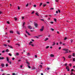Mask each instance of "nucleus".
Masks as SVG:
<instances>
[{
  "instance_id": "31",
  "label": "nucleus",
  "mask_w": 75,
  "mask_h": 75,
  "mask_svg": "<svg viewBox=\"0 0 75 75\" xmlns=\"http://www.w3.org/2000/svg\"><path fill=\"white\" fill-rule=\"evenodd\" d=\"M54 20L55 22H56V21H57V19H56V18H54Z\"/></svg>"
},
{
  "instance_id": "29",
  "label": "nucleus",
  "mask_w": 75,
  "mask_h": 75,
  "mask_svg": "<svg viewBox=\"0 0 75 75\" xmlns=\"http://www.w3.org/2000/svg\"><path fill=\"white\" fill-rule=\"evenodd\" d=\"M7 24H10L9 21H7Z\"/></svg>"
},
{
  "instance_id": "15",
  "label": "nucleus",
  "mask_w": 75,
  "mask_h": 75,
  "mask_svg": "<svg viewBox=\"0 0 75 75\" xmlns=\"http://www.w3.org/2000/svg\"><path fill=\"white\" fill-rule=\"evenodd\" d=\"M16 55L17 56H18L19 55V53H16Z\"/></svg>"
},
{
  "instance_id": "41",
  "label": "nucleus",
  "mask_w": 75,
  "mask_h": 75,
  "mask_svg": "<svg viewBox=\"0 0 75 75\" xmlns=\"http://www.w3.org/2000/svg\"><path fill=\"white\" fill-rule=\"evenodd\" d=\"M28 4L27 5H26V7H28Z\"/></svg>"
},
{
  "instance_id": "49",
  "label": "nucleus",
  "mask_w": 75,
  "mask_h": 75,
  "mask_svg": "<svg viewBox=\"0 0 75 75\" xmlns=\"http://www.w3.org/2000/svg\"><path fill=\"white\" fill-rule=\"evenodd\" d=\"M61 47H59V50H61Z\"/></svg>"
},
{
  "instance_id": "8",
  "label": "nucleus",
  "mask_w": 75,
  "mask_h": 75,
  "mask_svg": "<svg viewBox=\"0 0 75 75\" xmlns=\"http://www.w3.org/2000/svg\"><path fill=\"white\" fill-rule=\"evenodd\" d=\"M26 33H27V34L29 35H30V33H28V32H27V30H26Z\"/></svg>"
},
{
  "instance_id": "44",
  "label": "nucleus",
  "mask_w": 75,
  "mask_h": 75,
  "mask_svg": "<svg viewBox=\"0 0 75 75\" xmlns=\"http://www.w3.org/2000/svg\"><path fill=\"white\" fill-rule=\"evenodd\" d=\"M16 45H18V46H20V44H16Z\"/></svg>"
},
{
  "instance_id": "54",
  "label": "nucleus",
  "mask_w": 75,
  "mask_h": 75,
  "mask_svg": "<svg viewBox=\"0 0 75 75\" xmlns=\"http://www.w3.org/2000/svg\"><path fill=\"white\" fill-rule=\"evenodd\" d=\"M39 67H40V68H42V65H40Z\"/></svg>"
},
{
  "instance_id": "42",
  "label": "nucleus",
  "mask_w": 75,
  "mask_h": 75,
  "mask_svg": "<svg viewBox=\"0 0 75 75\" xmlns=\"http://www.w3.org/2000/svg\"><path fill=\"white\" fill-rule=\"evenodd\" d=\"M24 19V17L23 16L22 17V20H23V19Z\"/></svg>"
},
{
  "instance_id": "2",
  "label": "nucleus",
  "mask_w": 75,
  "mask_h": 75,
  "mask_svg": "<svg viewBox=\"0 0 75 75\" xmlns=\"http://www.w3.org/2000/svg\"><path fill=\"white\" fill-rule=\"evenodd\" d=\"M41 28V29H40V30L41 32H42V31H43L44 30V26L42 27Z\"/></svg>"
},
{
  "instance_id": "52",
  "label": "nucleus",
  "mask_w": 75,
  "mask_h": 75,
  "mask_svg": "<svg viewBox=\"0 0 75 75\" xmlns=\"http://www.w3.org/2000/svg\"><path fill=\"white\" fill-rule=\"evenodd\" d=\"M47 6V4H45L43 5V7H45V6Z\"/></svg>"
},
{
  "instance_id": "26",
  "label": "nucleus",
  "mask_w": 75,
  "mask_h": 75,
  "mask_svg": "<svg viewBox=\"0 0 75 75\" xmlns=\"http://www.w3.org/2000/svg\"><path fill=\"white\" fill-rule=\"evenodd\" d=\"M42 3H40V5L39 6H42Z\"/></svg>"
},
{
  "instance_id": "33",
  "label": "nucleus",
  "mask_w": 75,
  "mask_h": 75,
  "mask_svg": "<svg viewBox=\"0 0 75 75\" xmlns=\"http://www.w3.org/2000/svg\"><path fill=\"white\" fill-rule=\"evenodd\" d=\"M8 51H9V50H8V49L6 50V52H8Z\"/></svg>"
},
{
  "instance_id": "12",
  "label": "nucleus",
  "mask_w": 75,
  "mask_h": 75,
  "mask_svg": "<svg viewBox=\"0 0 75 75\" xmlns=\"http://www.w3.org/2000/svg\"><path fill=\"white\" fill-rule=\"evenodd\" d=\"M4 58L3 57H0V59L1 60V59H4Z\"/></svg>"
},
{
  "instance_id": "45",
  "label": "nucleus",
  "mask_w": 75,
  "mask_h": 75,
  "mask_svg": "<svg viewBox=\"0 0 75 75\" xmlns=\"http://www.w3.org/2000/svg\"><path fill=\"white\" fill-rule=\"evenodd\" d=\"M73 57H75V53H73Z\"/></svg>"
},
{
  "instance_id": "5",
  "label": "nucleus",
  "mask_w": 75,
  "mask_h": 75,
  "mask_svg": "<svg viewBox=\"0 0 75 75\" xmlns=\"http://www.w3.org/2000/svg\"><path fill=\"white\" fill-rule=\"evenodd\" d=\"M66 69H67V71H69V67H66Z\"/></svg>"
},
{
  "instance_id": "59",
  "label": "nucleus",
  "mask_w": 75,
  "mask_h": 75,
  "mask_svg": "<svg viewBox=\"0 0 75 75\" xmlns=\"http://www.w3.org/2000/svg\"><path fill=\"white\" fill-rule=\"evenodd\" d=\"M67 38H64V40H67Z\"/></svg>"
},
{
  "instance_id": "9",
  "label": "nucleus",
  "mask_w": 75,
  "mask_h": 75,
  "mask_svg": "<svg viewBox=\"0 0 75 75\" xmlns=\"http://www.w3.org/2000/svg\"><path fill=\"white\" fill-rule=\"evenodd\" d=\"M8 47L11 48H13V47L11 46H10L9 45H8Z\"/></svg>"
},
{
  "instance_id": "61",
  "label": "nucleus",
  "mask_w": 75,
  "mask_h": 75,
  "mask_svg": "<svg viewBox=\"0 0 75 75\" xmlns=\"http://www.w3.org/2000/svg\"><path fill=\"white\" fill-rule=\"evenodd\" d=\"M50 23L51 24H53V23H54V22H50Z\"/></svg>"
},
{
  "instance_id": "36",
  "label": "nucleus",
  "mask_w": 75,
  "mask_h": 75,
  "mask_svg": "<svg viewBox=\"0 0 75 75\" xmlns=\"http://www.w3.org/2000/svg\"><path fill=\"white\" fill-rule=\"evenodd\" d=\"M34 37H35L36 38H39V37H38V36Z\"/></svg>"
},
{
  "instance_id": "60",
  "label": "nucleus",
  "mask_w": 75,
  "mask_h": 75,
  "mask_svg": "<svg viewBox=\"0 0 75 75\" xmlns=\"http://www.w3.org/2000/svg\"><path fill=\"white\" fill-rule=\"evenodd\" d=\"M36 5H34V7H36Z\"/></svg>"
},
{
  "instance_id": "17",
  "label": "nucleus",
  "mask_w": 75,
  "mask_h": 75,
  "mask_svg": "<svg viewBox=\"0 0 75 75\" xmlns=\"http://www.w3.org/2000/svg\"><path fill=\"white\" fill-rule=\"evenodd\" d=\"M35 14L36 15V16H39V15H38V14L37 12Z\"/></svg>"
},
{
  "instance_id": "43",
  "label": "nucleus",
  "mask_w": 75,
  "mask_h": 75,
  "mask_svg": "<svg viewBox=\"0 0 75 75\" xmlns=\"http://www.w3.org/2000/svg\"><path fill=\"white\" fill-rule=\"evenodd\" d=\"M74 71V69H71V72H72V71Z\"/></svg>"
},
{
  "instance_id": "48",
  "label": "nucleus",
  "mask_w": 75,
  "mask_h": 75,
  "mask_svg": "<svg viewBox=\"0 0 75 75\" xmlns=\"http://www.w3.org/2000/svg\"><path fill=\"white\" fill-rule=\"evenodd\" d=\"M47 70H49V69H50V68L49 67L47 68Z\"/></svg>"
},
{
  "instance_id": "28",
  "label": "nucleus",
  "mask_w": 75,
  "mask_h": 75,
  "mask_svg": "<svg viewBox=\"0 0 75 75\" xmlns=\"http://www.w3.org/2000/svg\"><path fill=\"white\" fill-rule=\"evenodd\" d=\"M35 69V67H33L32 68L33 69Z\"/></svg>"
},
{
  "instance_id": "10",
  "label": "nucleus",
  "mask_w": 75,
  "mask_h": 75,
  "mask_svg": "<svg viewBox=\"0 0 75 75\" xmlns=\"http://www.w3.org/2000/svg\"><path fill=\"white\" fill-rule=\"evenodd\" d=\"M54 57V54H50L51 57Z\"/></svg>"
},
{
  "instance_id": "14",
  "label": "nucleus",
  "mask_w": 75,
  "mask_h": 75,
  "mask_svg": "<svg viewBox=\"0 0 75 75\" xmlns=\"http://www.w3.org/2000/svg\"><path fill=\"white\" fill-rule=\"evenodd\" d=\"M33 43V42H32V41H30V42H29V45H31V43Z\"/></svg>"
},
{
  "instance_id": "35",
  "label": "nucleus",
  "mask_w": 75,
  "mask_h": 75,
  "mask_svg": "<svg viewBox=\"0 0 75 75\" xmlns=\"http://www.w3.org/2000/svg\"><path fill=\"white\" fill-rule=\"evenodd\" d=\"M49 48V46H47L46 47V49H47V48Z\"/></svg>"
},
{
  "instance_id": "40",
  "label": "nucleus",
  "mask_w": 75,
  "mask_h": 75,
  "mask_svg": "<svg viewBox=\"0 0 75 75\" xmlns=\"http://www.w3.org/2000/svg\"><path fill=\"white\" fill-rule=\"evenodd\" d=\"M20 67L21 68H23V66L22 65L20 66Z\"/></svg>"
},
{
  "instance_id": "56",
  "label": "nucleus",
  "mask_w": 75,
  "mask_h": 75,
  "mask_svg": "<svg viewBox=\"0 0 75 75\" xmlns=\"http://www.w3.org/2000/svg\"><path fill=\"white\" fill-rule=\"evenodd\" d=\"M67 63L65 64H64V66H67Z\"/></svg>"
},
{
  "instance_id": "6",
  "label": "nucleus",
  "mask_w": 75,
  "mask_h": 75,
  "mask_svg": "<svg viewBox=\"0 0 75 75\" xmlns=\"http://www.w3.org/2000/svg\"><path fill=\"white\" fill-rule=\"evenodd\" d=\"M1 66L2 67H4V64L3 63H2L1 64Z\"/></svg>"
},
{
  "instance_id": "27",
  "label": "nucleus",
  "mask_w": 75,
  "mask_h": 75,
  "mask_svg": "<svg viewBox=\"0 0 75 75\" xmlns=\"http://www.w3.org/2000/svg\"><path fill=\"white\" fill-rule=\"evenodd\" d=\"M14 19L16 21H17V19L16 18H15Z\"/></svg>"
},
{
  "instance_id": "39",
  "label": "nucleus",
  "mask_w": 75,
  "mask_h": 75,
  "mask_svg": "<svg viewBox=\"0 0 75 75\" xmlns=\"http://www.w3.org/2000/svg\"><path fill=\"white\" fill-rule=\"evenodd\" d=\"M20 6H18V10H20Z\"/></svg>"
},
{
  "instance_id": "34",
  "label": "nucleus",
  "mask_w": 75,
  "mask_h": 75,
  "mask_svg": "<svg viewBox=\"0 0 75 75\" xmlns=\"http://www.w3.org/2000/svg\"><path fill=\"white\" fill-rule=\"evenodd\" d=\"M6 67H8V64H6Z\"/></svg>"
},
{
  "instance_id": "62",
  "label": "nucleus",
  "mask_w": 75,
  "mask_h": 75,
  "mask_svg": "<svg viewBox=\"0 0 75 75\" xmlns=\"http://www.w3.org/2000/svg\"><path fill=\"white\" fill-rule=\"evenodd\" d=\"M12 75H16V74H15V73H13L12 74Z\"/></svg>"
},
{
  "instance_id": "1",
  "label": "nucleus",
  "mask_w": 75,
  "mask_h": 75,
  "mask_svg": "<svg viewBox=\"0 0 75 75\" xmlns=\"http://www.w3.org/2000/svg\"><path fill=\"white\" fill-rule=\"evenodd\" d=\"M62 50L65 51V52H64V54H67V53H68V52H69H69H71L70 50H69L68 49L64 48L62 49Z\"/></svg>"
},
{
  "instance_id": "38",
  "label": "nucleus",
  "mask_w": 75,
  "mask_h": 75,
  "mask_svg": "<svg viewBox=\"0 0 75 75\" xmlns=\"http://www.w3.org/2000/svg\"><path fill=\"white\" fill-rule=\"evenodd\" d=\"M42 36V35H38V37H41Z\"/></svg>"
},
{
  "instance_id": "13",
  "label": "nucleus",
  "mask_w": 75,
  "mask_h": 75,
  "mask_svg": "<svg viewBox=\"0 0 75 75\" xmlns=\"http://www.w3.org/2000/svg\"><path fill=\"white\" fill-rule=\"evenodd\" d=\"M25 22H24V23H23L22 25L23 27H24V25H25Z\"/></svg>"
},
{
  "instance_id": "58",
  "label": "nucleus",
  "mask_w": 75,
  "mask_h": 75,
  "mask_svg": "<svg viewBox=\"0 0 75 75\" xmlns=\"http://www.w3.org/2000/svg\"><path fill=\"white\" fill-rule=\"evenodd\" d=\"M73 61H75V58H73Z\"/></svg>"
},
{
  "instance_id": "46",
  "label": "nucleus",
  "mask_w": 75,
  "mask_h": 75,
  "mask_svg": "<svg viewBox=\"0 0 75 75\" xmlns=\"http://www.w3.org/2000/svg\"><path fill=\"white\" fill-rule=\"evenodd\" d=\"M73 41V40H71V43H72V42Z\"/></svg>"
},
{
  "instance_id": "16",
  "label": "nucleus",
  "mask_w": 75,
  "mask_h": 75,
  "mask_svg": "<svg viewBox=\"0 0 75 75\" xmlns=\"http://www.w3.org/2000/svg\"><path fill=\"white\" fill-rule=\"evenodd\" d=\"M48 40V38H46L45 40L44 41H47Z\"/></svg>"
},
{
  "instance_id": "37",
  "label": "nucleus",
  "mask_w": 75,
  "mask_h": 75,
  "mask_svg": "<svg viewBox=\"0 0 75 75\" xmlns=\"http://www.w3.org/2000/svg\"><path fill=\"white\" fill-rule=\"evenodd\" d=\"M8 55H9V56H11V54L10 53H8Z\"/></svg>"
},
{
  "instance_id": "20",
  "label": "nucleus",
  "mask_w": 75,
  "mask_h": 75,
  "mask_svg": "<svg viewBox=\"0 0 75 75\" xmlns=\"http://www.w3.org/2000/svg\"><path fill=\"white\" fill-rule=\"evenodd\" d=\"M17 33L18 34H20V33L19 32V31H17Z\"/></svg>"
},
{
  "instance_id": "57",
  "label": "nucleus",
  "mask_w": 75,
  "mask_h": 75,
  "mask_svg": "<svg viewBox=\"0 0 75 75\" xmlns=\"http://www.w3.org/2000/svg\"><path fill=\"white\" fill-rule=\"evenodd\" d=\"M14 59H15V58L14 57L12 58V60H14Z\"/></svg>"
},
{
  "instance_id": "18",
  "label": "nucleus",
  "mask_w": 75,
  "mask_h": 75,
  "mask_svg": "<svg viewBox=\"0 0 75 75\" xmlns=\"http://www.w3.org/2000/svg\"><path fill=\"white\" fill-rule=\"evenodd\" d=\"M6 59H7V62L9 61V59H8V57H6Z\"/></svg>"
},
{
  "instance_id": "11",
  "label": "nucleus",
  "mask_w": 75,
  "mask_h": 75,
  "mask_svg": "<svg viewBox=\"0 0 75 75\" xmlns=\"http://www.w3.org/2000/svg\"><path fill=\"white\" fill-rule=\"evenodd\" d=\"M55 45V42H53V44L52 45L53 46H54V45Z\"/></svg>"
},
{
  "instance_id": "25",
  "label": "nucleus",
  "mask_w": 75,
  "mask_h": 75,
  "mask_svg": "<svg viewBox=\"0 0 75 75\" xmlns=\"http://www.w3.org/2000/svg\"><path fill=\"white\" fill-rule=\"evenodd\" d=\"M50 9L51 10H54V8H50Z\"/></svg>"
},
{
  "instance_id": "24",
  "label": "nucleus",
  "mask_w": 75,
  "mask_h": 75,
  "mask_svg": "<svg viewBox=\"0 0 75 75\" xmlns=\"http://www.w3.org/2000/svg\"><path fill=\"white\" fill-rule=\"evenodd\" d=\"M27 55H28V56H29V55H30V54L29 53H28Z\"/></svg>"
},
{
  "instance_id": "22",
  "label": "nucleus",
  "mask_w": 75,
  "mask_h": 75,
  "mask_svg": "<svg viewBox=\"0 0 75 75\" xmlns=\"http://www.w3.org/2000/svg\"><path fill=\"white\" fill-rule=\"evenodd\" d=\"M40 20H41V21H44V19H40Z\"/></svg>"
},
{
  "instance_id": "63",
  "label": "nucleus",
  "mask_w": 75,
  "mask_h": 75,
  "mask_svg": "<svg viewBox=\"0 0 75 75\" xmlns=\"http://www.w3.org/2000/svg\"><path fill=\"white\" fill-rule=\"evenodd\" d=\"M56 2H58L59 1H58V0H56Z\"/></svg>"
},
{
  "instance_id": "47",
  "label": "nucleus",
  "mask_w": 75,
  "mask_h": 75,
  "mask_svg": "<svg viewBox=\"0 0 75 75\" xmlns=\"http://www.w3.org/2000/svg\"><path fill=\"white\" fill-rule=\"evenodd\" d=\"M34 11H33L32 13L31 14H34Z\"/></svg>"
},
{
  "instance_id": "30",
  "label": "nucleus",
  "mask_w": 75,
  "mask_h": 75,
  "mask_svg": "<svg viewBox=\"0 0 75 75\" xmlns=\"http://www.w3.org/2000/svg\"><path fill=\"white\" fill-rule=\"evenodd\" d=\"M28 68H31V67L29 66V65H28Z\"/></svg>"
},
{
  "instance_id": "51",
  "label": "nucleus",
  "mask_w": 75,
  "mask_h": 75,
  "mask_svg": "<svg viewBox=\"0 0 75 75\" xmlns=\"http://www.w3.org/2000/svg\"><path fill=\"white\" fill-rule=\"evenodd\" d=\"M30 45H31L32 47H34V45L33 44H31Z\"/></svg>"
},
{
  "instance_id": "21",
  "label": "nucleus",
  "mask_w": 75,
  "mask_h": 75,
  "mask_svg": "<svg viewBox=\"0 0 75 75\" xmlns=\"http://www.w3.org/2000/svg\"><path fill=\"white\" fill-rule=\"evenodd\" d=\"M71 56H72V55H69V56L68 58H71Z\"/></svg>"
},
{
  "instance_id": "19",
  "label": "nucleus",
  "mask_w": 75,
  "mask_h": 75,
  "mask_svg": "<svg viewBox=\"0 0 75 75\" xmlns=\"http://www.w3.org/2000/svg\"><path fill=\"white\" fill-rule=\"evenodd\" d=\"M7 62H8V63H9L10 64H11V61H8Z\"/></svg>"
},
{
  "instance_id": "50",
  "label": "nucleus",
  "mask_w": 75,
  "mask_h": 75,
  "mask_svg": "<svg viewBox=\"0 0 75 75\" xmlns=\"http://www.w3.org/2000/svg\"><path fill=\"white\" fill-rule=\"evenodd\" d=\"M3 13V12L1 11H0V14H2Z\"/></svg>"
},
{
  "instance_id": "7",
  "label": "nucleus",
  "mask_w": 75,
  "mask_h": 75,
  "mask_svg": "<svg viewBox=\"0 0 75 75\" xmlns=\"http://www.w3.org/2000/svg\"><path fill=\"white\" fill-rule=\"evenodd\" d=\"M26 63H27L26 64L28 65H30V63H29V62H28L27 61V60H26Z\"/></svg>"
},
{
  "instance_id": "3",
  "label": "nucleus",
  "mask_w": 75,
  "mask_h": 75,
  "mask_svg": "<svg viewBox=\"0 0 75 75\" xmlns=\"http://www.w3.org/2000/svg\"><path fill=\"white\" fill-rule=\"evenodd\" d=\"M28 27L29 29H30V30H31V29H32V27L30 25H29Z\"/></svg>"
},
{
  "instance_id": "55",
  "label": "nucleus",
  "mask_w": 75,
  "mask_h": 75,
  "mask_svg": "<svg viewBox=\"0 0 75 75\" xmlns=\"http://www.w3.org/2000/svg\"><path fill=\"white\" fill-rule=\"evenodd\" d=\"M4 46H5V47H7V45H6V44H4Z\"/></svg>"
},
{
  "instance_id": "64",
  "label": "nucleus",
  "mask_w": 75,
  "mask_h": 75,
  "mask_svg": "<svg viewBox=\"0 0 75 75\" xmlns=\"http://www.w3.org/2000/svg\"><path fill=\"white\" fill-rule=\"evenodd\" d=\"M6 75V73L5 74V73H4L3 74H2V75Z\"/></svg>"
},
{
  "instance_id": "4",
  "label": "nucleus",
  "mask_w": 75,
  "mask_h": 75,
  "mask_svg": "<svg viewBox=\"0 0 75 75\" xmlns=\"http://www.w3.org/2000/svg\"><path fill=\"white\" fill-rule=\"evenodd\" d=\"M34 25L36 28L38 27V24L37 23H34Z\"/></svg>"
},
{
  "instance_id": "32",
  "label": "nucleus",
  "mask_w": 75,
  "mask_h": 75,
  "mask_svg": "<svg viewBox=\"0 0 75 75\" xmlns=\"http://www.w3.org/2000/svg\"><path fill=\"white\" fill-rule=\"evenodd\" d=\"M10 33H13V32L12 31H10Z\"/></svg>"
},
{
  "instance_id": "53",
  "label": "nucleus",
  "mask_w": 75,
  "mask_h": 75,
  "mask_svg": "<svg viewBox=\"0 0 75 75\" xmlns=\"http://www.w3.org/2000/svg\"><path fill=\"white\" fill-rule=\"evenodd\" d=\"M71 75H74V73H73L72 72H71Z\"/></svg>"
},
{
  "instance_id": "23",
  "label": "nucleus",
  "mask_w": 75,
  "mask_h": 75,
  "mask_svg": "<svg viewBox=\"0 0 75 75\" xmlns=\"http://www.w3.org/2000/svg\"><path fill=\"white\" fill-rule=\"evenodd\" d=\"M50 30H52V31H54V29L52 28H51L50 29Z\"/></svg>"
}]
</instances>
